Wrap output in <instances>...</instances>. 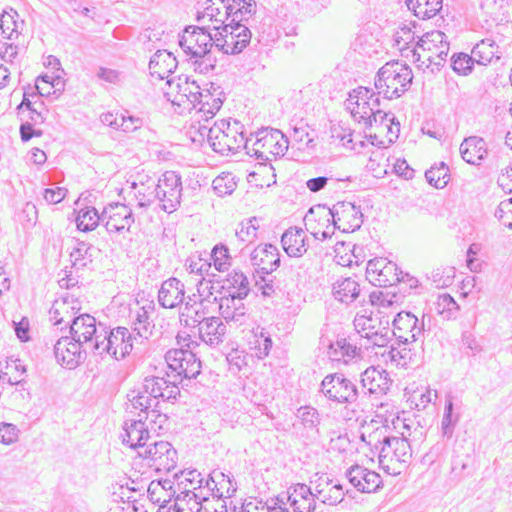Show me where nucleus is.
Returning a JSON list of instances; mask_svg holds the SVG:
<instances>
[{"mask_svg":"<svg viewBox=\"0 0 512 512\" xmlns=\"http://www.w3.org/2000/svg\"><path fill=\"white\" fill-rule=\"evenodd\" d=\"M412 79V70L408 65L398 61L388 62L378 71L375 88L378 95H383L386 99H394L408 90Z\"/></svg>","mask_w":512,"mask_h":512,"instance_id":"1","label":"nucleus"},{"mask_svg":"<svg viewBox=\"0 0 512 512\" xmlns=\"http://www.w3.org/2000/svg\"><path fill=\"white\" fill-rule=\"evenodd\" d=\"M252 138H246L240 131L239 123L231 125L226 120L216 122L208 130V142L211 148L223 156L237 153L241 148L245 149Z\"/></svg>","mask_w":512,"mask_h":512,"instance_id":"2","label":"nucleus"},{"mask_svg":"<svg viewBox=\"0 0 512 512\" xmlns=\"http://www.w3.org/2000/svg\"><path fill=\"white\" fill-rule=\"evenodd\" d=\"M288 149V140L278 129H262L256 133L255 140L245 146L246 153L255 157L260 163L272 161L277 156H283Z\"/></svg>","mask_w":512,"mask_h":512,"instance_id":"3","label":"nucleus"},{"mask_svg":"<svg viewBox=\"0 0 512 512\" xmlns=\"http://www.w3.org/2000/svg\"><path fill=\"white\" fill-rule=\"evenodd\" d=\"M448 53L449 42L446 35L439 30L423 34L413 49L415 61L427 63V66H441L446 61Z\"/></svg>","mask_w":512,"mask_h":512,"instance_id":"4","label":"nucleus"},{"mask_svg":"<svg viewBox=\"0 0 512 512\" xmlns=\"http://www.w3.org/2000/svg\"><path fill=\"white\" fill-rule=\"evenodd\" d=\"M102 337L96 340L93 349L99 355L109 354L116 360L125 358L133 349L134 342L140 339L126 327H117L107 332L102 328Z\"/></svg>","mask_w":512,"mask_h":512,"instance_id":"5","label":"nucleus"},{"mask_svg":"<svg viewBox=\"0 0 512 512\" xmlns=\"http://www.w3.org/2000/svg\"><path fill=\"white\" fill-rule=\"evenodd\" d=\"M165 361L170 370L166 375L177 386L184 378H196L201 372V361L191 350L171 349L165 354Z\"/></svg>","mask_w":512,"mask_h":512,"instance_id":"6","label":"nucleus"},{"mask_svg":"<svg viewBox=\"0 0 512 512\" xmlns=\"http://www.w3.org/2000/svg\"><path fill=\"white\" fill-rule=\"evenodd\" d=\"M379 105L378 94L367 87L354 89L345 101L346 109L350 112L353 119L363 123L366 128L372 126L373 109L379 107Z\"/></svg>","mask_w":512,"mask_h":512,"instance_id":"7","label":"nucleus"},{"mask_svg":"<svg viewBox=\"0 0 512 512\" xmlns=\"http://www.w3.org/2000/svg\"><path fill=\"white\" fill-rule=\"evenodd\" d=\"M164 96L173 105L183 109L192 110L196 102V95L199 94V84L190 80L188 76L179 75L166 81Z\"/></svg>","mask_w":512,"mask_h":512,"instance_id":"8","label":"nucleus"},{"mask_svg":"<svg viewBox=\"0 0 512 512\" xmlns=\"http://www.w3.org/2000/svg\"><path fill=\"white\" fill-rule=\"evenodd\" d=\"M320 391L329 401L337 404H352L359 395L357 386L341 373L325 376Z\"/></svg>","mask_w":512,"mask_h":512,"instance_id":"9","label":"nucleus"},{"mask_svg":"<svg viewBox=\"0 0 512 512\" xmlns=\"http://www.w3.org/2000/svg\"><path fill=\"white\" fill-rule=\"evenodd\" d=\"M416 282L408 273L400 271L395 263L386 258H374L369 260L366 267V278L374 286L388 287L398 282L404 281V278Z\"/></svg>","mask_w":512,"mask_h":512,"instance_id":"10","label":"nucleus"},{"mask_svg":"<svg viewBox=\"0 0 512 512\" xmlns=\"http://www.w3.org/2000/svg\"><path fill=\"white\" fill-rule=\"evenodd\" d=\"M212 40L209 24L203 27L188 26L179 37V45L186 55L203 57L213 47Z\"/></svg>","mask_w":512,"mask_h":512,"instance_id":"11","label":"nucleus"},{"mask_svg":"<svg viewBox=\"0 0 512 512\" xmlns=\"http://www.w3.org/2000/svg\"><path fill=\"white\" fill-rule=\"evenodd\" d=\"M138 455L149 461L156 471L170 472L176 467L177 452L167 441H154L138 451Z\"/></svg>","mask_w":512,"mask_h":512,"instance_id":"12","label":"nucleus"},{"mask_svg":"<svg viewBox=\"0 0 512 512\" xmlns=\"http://www.w3.org/2000/svg\"><path fill=\"white\" fill-rule=\"evenodd\" d=\"M332 217L334 227L343 232H354L363 224V214L360 207L351 202H337L325 212L324 223H329Z\"/></svg>","mask_w":512,"mask_h":512,"instance_id":"13","label":"nucleus"},{"mask_svg":"<svg viewBox=\"0 0 512 512\" xmlns=\"http://www.w3.org/2000/svg\"><path fill=\"white\" fill-rule=\"evenodd\" d=\"M158 201L167 213L177 210L182 196L181 177L174 171H166L158 179Z\"/></svg>","mask_w":512,"mask_h":512,"instance_id":"14","label":"nucleus"},{"mask_svg":"<svg viewBox=\"0 0 512 512\" xmlns=\"http://www.w3.org/2000/svg\"><path fill=\"white\" fill-rule=\"evenodd\" d=\"M101 324L97 327L96 319L89 314H81L73 318L70 324V334L73 340L81 343L88 350L94 351L93 345L97 339L102 337Z\"/></svg>","mask_w":512,"mask_h":512,"instance_id":"15","label":"nucleus"},{"mask_svg":"<svg viewBox=\"0 0 512 512\" xmlns=\"http://www.w3.org/2000/svg\"><path fill=\"white\" fill-rule=\"evenodd\" d=\"M223 104V91L219 86L210 83L209 88L199 86V94L196 95V102L192 109L196 110L198 119L208 121L213 118Z\"/></svg>","mask_w":512,"mask_h":512,"instance_id":"16","label":"nucleus"},{"mask_svg":"<svg viewBox=\"0 0 512 512\" xmlns=\"http://www.w3.org/2000/svg\"><path fill=\"white\" fill-rule=\"evenodd\" d=\"M393 335L404 344L416 342L424 331V323L411 312L401 311L393 320Z\"/></svg>","mask_w":512,"mask_h":512,"instance_id":"17","label":"nucleus"},{"mask_svg":"<svg viewBox=\"0 0 512 512\" xmlns=\"http://www.w3.org/2000/svg\"><path fill=\"white\" fill-rule=\"evenodd\" d=\"M87 348L72 337H61L54 346L57 362L68 369L76 368L86 357Z\"/></svg>","mask_w":512,"mask_h":512,"instance_id":"18","label":"nucleus"},{"mask_svg":"<svg viewBox=\"0 0 512 512\" xmlns=\"http://www.w3.org/2000/svg\"><path fill=\"white\" fill-rule=\"evenodd\" d=\"M102 222L109 233L129 230L134 223L130 207L122 203H111L102 211Z\"/></svg>","mask_w":512,"mask_h":512,"instance_id":"19","label":"nucleus"},{"mask_svg":"<svg viewBox=\"0 0 512 512\" xmlns=\"http://www.w3.org/2000/svg\"><path fill=\"white\" fill-rule=\"evenodd\" d=\"M219 36H223L221 51L225 54H238L242 52L251 39V33L245 25L232 22L222 27Z\"/></svg>","mask_w":512,"mask_h":512,"instance_id":"20","label":"nucleus"},{"mask_svg":"<svg viewBox=\"0 0 512 512\" xmlns=\"http://www.w3.org/2000/svg\"><path fill=\"white\" fill-rule=\"evenodd\" d=\"M382 432L375 431L369 434V445H374L376 449H379V464L387 473L392 475L400 474L401 471L397 467L395 450L393 446V436H383L380 439Z\"/></svg>","mask_w":512,"mask_h":512,"instance_id":"21","label":"nucleus"},{"mask_svg":"<svg viewBox=\"0 0 512 512\" xmlns=\"http://www.w3.org/2000/svg\"><path fill=\"white\" fill-rule=\"evenodd\" d=\"M121 437L123 444L133 449L142 450L150 439L149 426L142 417L137 420H127L123 426Z\"/></svg>","mask_w":512,"mask_h":512,"instance_id":"22","label":"nucleus"},{"mask_svg":"<svg viewBox=\"0 0 512 512\" xmlns=\"http://www.w3.org/2000/svg\"><path fill=\"white\" fill-rule=\"evenodd\" d=\"M392 380L386 370L369 367L361 374L362 389L370 395H384L390 389Z\"/></svg>","mask_w":512,"mask_h":512,"instance_id":"23","label":"nucleus"},{"mask_svg":"<svg viewBox=\"0 0 512 512\" xmlns=\"http://www.w3.org/2000/svg\"><path fill=\"white\" fill-rule=\"evenodd\" d=\"M349 482L360 492H375L381 485L378 473L359 465L352 466L346 473Z\"/></svg>","mask_w":512,"mask_h":512,"instance_id":"24","label":"nucleus"},{"mask_svg":"<svg viewBox=\"0 0 512 512\" xmlns=\"http://www.w3.org/2000/svg\"><path fill=\"white\" fill-rule=\"evenodd\" d=\"M144 380L146 382L144 392H147L149 389L150 396L158 400V405L161 400L165 402L176 399L180 393L175 380H171L169 377L151 376L146 377Z\"/></svg>","mask_w":512,"mask_h":512,"instance_id":"25","label":"nucleus"},{"mask_svg":"<svg viewBox=\"0 0 512 512\" xmlns=\"http://www.w3.org/2000/svg\"><path fill=\"white\" fill-rule=\"evenodd\" d=\"M394 428L401 430V437L393 436V446L395 450L397 467L401 471L403 465L408 463L412 456L411 446L408 441L410 433V425L406 419H402L397 416L396 420H392Z\"/></svg>","mask_w":512,"mask_h":512,"instance_id":"26","label":"nucleus"},{"mask_svg":"<svg viewBox=\"0 0 512 512\" xmlns=\"http://www.w3.org/2000/svg\"><path fill=\"white\" fill-rule=\"evenodd\" d=\"M250 260L263 273L269 274L280 265V254L272 244L259 245L250 253Z\"/></svg>","mask_w":512,"mask_h":512,"instance_id":"27","label":"nucleus"},{"mask_svg":"<svg viewBox=\"0 0 512 512\" xmlns=\"http://www.w3.org/2000/svg\"><path fill=\"white\" fill-rule=\"evenodd\" d=\"M306 484L298 483L289 488L287 501L294 512H313L316 508V496Z\"/></svg>","mask_w":512,"mask_h":512,"instance_id":"28","label":"nucleus"},{"mask_svg":"<svg viewBox=\"0 0 512 512\" xmlns=\"http://www.w3.org/2000/svg\"><path fill=\"white\" fill-rule=\"evenodd\" d=\"M185 286L177 278L165 280L158 292V302L164 308H175L185 301Z\"/></svg>","mask_w":512,"mask_h":512,"instance_id":"29","label":"nucleus"},{"mask_svg":"<svg viewBox=\"0 0 512 512\" xmlns=\"http://www.w3.org/2000/svg\"><path fill=\"white\" fill-rule=\"evenodd\" d=\"M247 296L239 294L227 293L219 300V311L226 321H234L242 323L246 317L247 307L244 299Z\"/></svg>","mask_w":512,"mask_h":512,"instance_id":"30","label":"nucleus"},{"mask_svg":"<svg viewBox=\"0 0 512 512\" xmlns=\"http://www.w3.org/2000/svg\"><path fill=\"white\" fill-rule=\"evenodd\" d=\"M226 332V325L220 317L216 316L206 317L198 328L201 341L211 347H216L223 343Z\"/></svg>","mask_w":512,"mask_h":512,"instance_id":"31","label":"nucleus"},{"mask_svg":"<svg viewBox=\"0 0 512 512\" xmlns=\"http://www.w3.org/2000/svg\"><path fill=\"white\" fill-rule=\"evenodd\" d=\"M79 303L76 299L65 296L54 301L49 310L50 320L54 325L66 323L70 326L75 314L79 310Z\"/></svg>","mask_w":512,"mask_h":512,"instance_id":"32","label":"nucleus"},{"mask_svg":"<svg viewBox=\"0 0 512 512\" xmlns=\"http://www.w3.org/2000/svg\"><path fill=\"white\" fill-rule=\"evenodd\" d=\"M177 68L174 55L166 50H158L150 59L149 70L153 78L170 79V75Z\"/></svg>","mask_w":512,"mask_h":512,"instance_id":"33","label":"nucleus"},{"mask_svg":"<svg viewBox=\"0 0 512 512\" xmlns=\"http://www.w3.org/2000/svg\"><path fill=\"white\" fill-rule=\"evenodd\" d=\"M317 500L326 505L334 506L344 499L343 487L340 484L332 485V480L327 476H320L314 488Z\"/></svg>","mask_w":512,"mask_h":512,"instance_id":"34","label":"nucleus"},{"mask_svg":"<svg viewBox=\"0 0 512 512\" xmlns=\"http://www.w3.org/2000/svg\"><path fill=\"white\" fill-rule=\"evenodd\" d=\"M462 159L473 165H479L487 155V146L484 139L477 136L465 138L460 145Z\"/></svg>","mask_w":512,"mask_h":512,"instance_id":"35","label":"nucleus"},{"mask_svg":"<svg viewBox=\"0 0 512 512\" xmlns=\"http://www.w3.org/2000/svg\"><path fill=\"white\" fill-rule=\"evenodd\" d=\"M284 251L291 257H300L307 251L305 232L301 228L291 227L281 237Z\"/></svg>","mask_w":512,"mask_h":512,"instance_id":"36","label":"nucleus"},{"mask_svg":"<svg viewBox=\"0 0 512 512\" xmlns=\"http://www.w3.org/2000/svg\"><path fill=\"white\" fill-rule=\"evenodd\" d=\"M474 60L479 65L486 66L498 61L501 58V52L498 44L492 38H485L479 41L472 49Z\"/></svg>","mask_w":512,"mask_h":512,"instance_id":"37","label":"nucleus"},{"mask_svg":"<svg viewBox=\"0 0 512 512\" xmlns=\"http://www.w3.org/2000/svg\"><path fill=\"white\" fill-rule=\"evenodd\" d=\"M408 344L399 342L397 346H391L382 353L385 361H390L397 367L407 368L417 363V355L408 348Z\"/></svg>","mask_w":512,"mask_h":512,"instance_id":"38","label":"nucleus"},{"mask_svg":"<svg viewBox=\"0 0 512 512\" xmlns=\"http://www.w3.org/2000/svg\"><path fill=\"white\" fill-rule=\"evenodd\" d=\"M175 492L188 493L201 490L203 488L204 478L196 469H187L179 471L174 475Z\"/></svg>","mask_w":512,"mask_h":512,"instance_id":"39","label":"nucleus"},{"mask_svg":"<svg viewBox=\"0 0 512 512\" xmlns=\"http://www.w3.org/2000/svg\"><path fill=\"white\" fill-rule=\"evenodd\" d=\"M360 291L359 283L351 277L339 279L333 284V295L342 303L354 302L359 297Z\"/></svg>","mask_w":512,"mask_h":512,"instance_id":"40","label":"nucleus"},{"mask_svg":"<svg viewBox=\"0 0 512 512\" xmlns=\"http://www.w3.org/2000/svg\"><path fill=\"white\" fill-rule=\"evenodd\" d=\"M258 228L256 217L242 221L235 231L234 238L231 240L232 245L242 250V245L247 246L253 243L257 238Z\"/></svg>","mask_w":512,"mask_h":512,"instance_id":"41","label":"nucleus"},{"mask_svg":"<svg viewBox=\"0 0 512 512\" xmlns=\"http://www.w3.org/2000/svg\"><path fill=\"white\" fill-rule=\"evenodd\" d=\"M145 388L146 382L143 380L138 388L130 391L127 395L131 406L134 409H139L142 413L159 407L158 400H155L154 397L150 396L149 390L144 392Z\"/></svg>","mask_w":512,"mask_h":512,"instance_id":"42","label":"nucleus"},{"mask_svg":"<svg viewBox=\"0 0 512 512\" xmlns=\"http://www.w3.org/2000/svg\"><path fill=\"white\" fill-rule=\"evenodd\" d=\"M201 304L196 301L192 302L191 297H187L185 301V307L180 313V323L185 329H194L200 327L202 321L206 318L203 317V313L200 311Z\"/></svg>","mask_w":512,"mask_h":512,"instance_id":"43","label":"nucleus"},{"mask_svg":"<svg viewBox=\"0 0 512 512\" xmlns=\"http://www.w3.org/2000/svg\"><path fill=\"white\" fill-rule=\"evenodd\" d=\"M297 418L300 424L306 430L308 437H315L319 433V425L321 422L320 414L314 407L303 406L297 410Z\"/></svg>","mask_w":512,"mask_h":512,"instance_id":"44","label":"nucleus"},{"mask_svg":"<svg viewBox=\"0 0 512 512\" xmlns=\"http://www.w3.org/2000/svg\"><path fill=\"white\" fill-rule=\"evenodd\" d=\"M409 10L420 19L434 17L442 8V0H406Z\"/></svg>","mask_w":512,"mask_h":512,"instance_id":"45","label":"nucleus"},{"mask_svg":"<svg viewBox=\"0 0 512 512\" xmlns=\"http://www.w3.org/2000/svg\"><path fill=\"white\" fill-rule=\"evenodd\" d=\"M2 378L12 385H17L24 380L26 367L20 359L7 358L5 366L1 369Z\"/></svg>","mask_w":512,"mask_h":512,"instance_id":"46","label":"nucleus"},{"mask_svg":"<svg viewBox=\"0 0 512 512\" xmlns=\"http://www.w3.org/2000/svg\"><path fill=\"white\" fill-rule=\"evenodd\" d=\"M224 288L227 289L228 293L242 296H248L250 292L247 276L242 271L238 270H233L227 275Z\"/></svg>","mask_w":512,"mask_h":512,"instance_id":"47","label":"nucleus"},{"mask_svg":"<svg viewBox=\"0 0 512 512\" xmlns=\"http://www.w3.org/2000/svg\"><path fill=\"white\" fill-rule=\"evenodd\" d=\"M357 354V347L346 339H339L329 346V356L332 360L347 362Z\"/></svg>","mask_w":512,"mask_h":512,"instance_id":"48","label":"nucleus"},{"mask_svg":"<svg viewBox=\"0 0 512 512\" xmlns=\"http://www.w3.org/2000/svg\"><path fill=\"white\" fill-rule=\"evenodd\" d=\"M76 222L78 229L92 231L98 226L99 222H102V213L99 214L94 207H87L79 211Z\"/></svg>","mask_w":512,"mask_h":512,"instance_id":"49","label":"nucleus"},{"mask_svg":"<svg viewBox=\"0 0 512 512\" xmlns=\"http://www.w3.org/2000/svg\"><path fill=\"white\" fill-rule=\"evenodd\" d=\"M459 305L449 294H441L437 298L436 311L444 320L455 319L459 312Z\"/></svg>","mask_w":512,"mask_h":512,"instance_id":"50","label":"nucleus"},{"mask_svg":"<svg viewBox=\"0 0 512 512\" xmlns=\"http://www.w3.org/2000/svg\"><path fill=\"white\" fill-rule=\"evenodd\" d=\"M158 180L153 185H140L139 188L133 189L134 197L139 207L145 208L151 206L158 201Z\"/></svg>","mask_w":512,"mask_h":512,"instance_id":"51","label":"nucleus"},{"mask_svg":"<svg viewBox=\"0 0 512 512\" xmlns=\"http://www.w3.org/2000/svg\"><path fill=\"white\" fill-rule=\"evenodd\" d=\"M133 333L140 339V343L143 339H148L152 334L154 325L149 320L148 311L141 307L136 314V318L133 322Z\"/></svg>","mask_w":512,"mask_h":512,"instance_id":"52","label":"nucleus"},{"mask_svg":"<svg viewBox=\"0 0 512 512\" xmlns=\"http://www.w3.org/2000/svg\"><path fill=\"white\" fill-rule=\"evenodd\" d=\"M448 172V167L444 162H441L439 165L431 167L429 170H427L425 172V177L429 184L439 189L447 185L449 181Z\"/></svg>","mask_w":512,"mask_h":512,"instance_id":"53","label":"nucleus"},{"mask_svg":"<svg viewBox=\"0 0 512 512\" xmlns=\"http://www.w3.org/2000/svg\"><path fill=\"white\" fill-rule=\"evenodd\" d=\"M207 497L196 492L177 493L175 502H181L183 512H200L201 500H206Z\"/></svg>","mask_w":512,"mask_h":512,"instance_id":"54","label":"nucleus"},{"mask_svg":"<svg viewBox=\"0 0 512 512\" xmlns=\"http://www.w3.org/2000/svg\"><path fill=\"white\" fill-rule=\"evenodd\" d=\"M92 247L88 244L81 242L78 243L70 253V259L73 267L76 269L83 268L92 262Z\"/></svg>","mask_w":512,"mask_h":512,"instance_id":"55","label":"nucleus"},{"mask_svg":"<svg viewBox=\"0 0 512 512\" xmlns=\"http://www.w3.org/2000/svg\"><path fill=\"white\" fill-rule=\"evenodd\" d=\"M15 16H18V13L13 9L4 11L0 15V30L3 37L12 39L14 36H18V24Z\"/></svg>","mask_w":512,"mask_h":512,"instance_id":"56","label":"nucleus"},{"mask_svg":"<svg viewBox=\"0 0 512 512\" xmlns=\"http://www.w3.org/2000/svg\"><path fill=\"white\" fill-rule=\"evenodd\" d=\"M312 217L313 209L311 208L304 218L307 231H310L313 237L317 240H331L336 227H334V225L331 226L328 223H326V228L324 230L317 229V227L315 226V220ZM322 225H325V223L323 222Z\"/></svg>","mask_w":512,"mask_h":512,"instance_id":"57","label":"nucleus"},{"mask_svg":"<svg viewBox=\"0 0 512 512\" xmlns=\"http://www.w3.org/2000/svg\"><path fill=\"white\" fill-rule=\"evenodd\" d=\"M228 18L230 16H227L226 12L222 14L218 8L210 6L205 9L202 16H198V21L204 22L205 19H208L212 23V25H209L210 31H222V27L226 25L225 20Z\"/></svg>","mask_w":512,"mask_h":512,"instance_id":"58","label":"nucleus"},{"mask_svg":"<svg viewBox=\"0 0 512 512\" xmlns=\"http://www.w3.org/2000/svg\"><path fill=\"white\" fill-rule=\"evenodd\" d=\"M212 185L216 194L221 197L230 195L237 186L233 175L230 173H223L217 176L213 180Z\"/></svg>","mask_w":512,"mask_h":512,"instance_id":"59","label":"nucleus"},{"mask_svg":"<svg viewBox=\"0 0 512 512\" xmlns=\"http://www.w3.org/2000/svg\"><path fill=\"white\" fill-rule=\"evenodd\" d=\"M474 55H468L466 53H459L457 55H453L452 60V68L453 70L460 75H468L472 72L473 66L476 63V60L473 59Z\"/></svg>","mask_w":512,"mask_h":512,"instance_id":"60","label":"nucleus"},{"mask_svg":"<svg viewBox=\"0 0 512 512\" xmlns=\"http://www.w3.org/2000/svg\"><path fill=\"white\" fill-rule=\"evenodd\" d=\"M459 417L453 413V402L448 400L445 405L444 414L441 422V430L443 436L450 438L453 435L454 427Z\"/></svg>","mask_w":512,"mask_h":512,"instance_id":"61","label":"nucleus"},{"mask_svg":"<svg viewBox=\"0 0 512 512\" xmlns=\"http://www.w3.org/2000/svg\"><path fill=\"white\" fill-rule=\"evenodd\" d=\"M376 319L365 315H358L354 319V327L361 338H368L377 330Z\"/></svg>","mask_w":512,"mask_h":512,"instance_id":"62","label":"nucleus"},{"mask_svg":"<svg viewBox=\"0 0 512 512\" xmlns=\"http://www.w3.org/2000/svg\"><path fill=\"white\" fill-rule=\"evenodd\" d=\"M145 420L147 425L149 426V431L152 430L154 432H158L164 428V426L168 422V417L166 414L162 413L158 408H153L144 412Z\"/></svg>","mask_w":512,"mask_h":512,"instance_id":"63","label":"nucleus"},{"mask_svg":"<svg viewBox=\"0 0 512 512\" xmlns=\"http://www.w3.org/2000/svg\"><path fill=\"white\" fill-rule=\"evenodd\" d=\"M495 216L504 226L512 229V198L503 200L499 203Z\"/></svg>","mask_w":512,"mask_h":512,"instance_id":"64","label":"nucleus"}]
</instances>
